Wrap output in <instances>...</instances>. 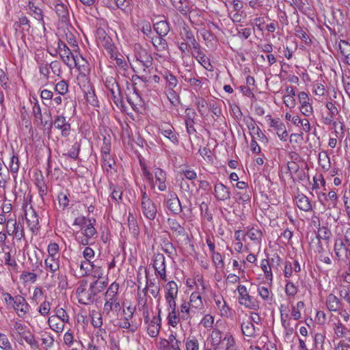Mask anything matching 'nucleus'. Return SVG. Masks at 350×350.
<instances>
[{
    "instance_id": "60",
    "label": "nucleus",
    "mask_w": 350,
    "mask_h": 350,
    "mask_svg": "<svg viewBox=\"0 0 350 350\" xmlns=\"http://www.w3.org/2000/svg\"><path fill=\"white\" fill-rule=\"evenodd\" d=\"M237 35L239 38L246 40L252 35V29L239 25L237 27Z\"/></svg>"
},
{
    "instance_id": "56",
    "label": "nucleus",
    "mask_w": 350,
    "mask_h": 350,
    "mask_svg": "<svg viewBox=\"0 0 350 350\" xmlns=\"http://www.w3.org/2000/svg\"><path fill=\"white\" fill-rule=\"evenodd\" d=\"M185 81L190 84V85L196 90L198 91L202 85V81L200 78L193 77L192 75L188 77L185 76Z\"/></svg>"
},
{
    "instance_id": "40",
    "label": "nucleus",
    "mask_w": 350,
    "mask_h": 350,
    "mask_svg": "<svg viewBox=\"0 0 350 350\" xmlns=\"http://www.w3.org/2000/svg\"><path fill=\"white\" fill-rule=\"evenodd\" d=\"M146 278V285L144 288H147V291L149 290L151 295L157 298L160 293V285L156 282L155 279L148 280V276Z\"/></svg>"
},
{
    "instance_id": "47",
    "label": "nucleus",
    "mask_w": 350,
    "mask_h": 350,
    "mask_svg": "<svg viewBox=\"0 0 350 350\" xmlns=\"http://www.w3.org/2000/svg\"><path fill=\"white\" fill-rule=\"evenodd\" d=\"M33 100H35V102L33 103V105L32 107V113L33 114V116L37 121H40L41 124L46 126L47 124V122H44L42 120L41 107L38 103V100L37 98H33Z\"/></svg>"
},
{
    "instance_id": "1",
    "label": "nucleus",
    "mask_w": 350,
    "mask_h": 350,
    "mask_svg": "<svg viewBox=\"0 0 350 350\" xmlns=\"http://www.w3.org/2000/svg\"><path fill=\"white\" fill-rule=\"evenodd\" d=\"M119 284L114 282L108 287L105 293L103 313L110 317L111 312L118 313L121 310L118 295Z\"/></svg>"
},
{
    "instance_id": "32",
    "label": "nucleus",
    "mask_w": 350,
    "mask_h": 350,
    "mask_svg": "<svg viewBox=\"0 0 350 350\" xmlns=\"http://www.w3.org/2000/svg\"><path fill=\"white\" fill-rule=\"evenodd\" d=\"M281 323L284 329V336L285 339H290L295 331L294 327L297 325L293 324L290 318L281 319Z\"/></svg>"
},
{
    "instance_id": "31",
    "label": "nucleus",
    "mask_w": 350,
    "mask_h": 350,
    "mask_svg": "<svg viewBox=\"0 0 350 350\" xmlns=\"http://www.w3.org/2000/svg\"><path fill=\"white\" fill-rule=\"evenodd\" d=\"M44 262L46 271L51 272L53 277L59 268V257H48Z\"/></svg>"
},
{
    "instance_id": "36",
    "label": "nucleus",
    "mask_w": 350,
    "mask_h": 350,
    "mask_svg": "<svg viewBox=\"0 0 350 350\" xmlns=\"http://www.w3.org/2000/svg\"><path fill=\"white\" fill-rule=\"evenodd\" d=\"M136 57L137 60L146 68H148L152 65V58L150 54L145 49L141 50L136 55Z\"/></svg>"
},
{
    "instance_id": "51",
    "label": "nucleus",
    "mask_w": 350,
    "mask_h": 350,
    "mask_svg": "<svg viewBox=\"0 0 350 350\" xmlns=\"http://www.w3.org/2000/svg\"><path fill=\"white\" fill-rule=\"evenodd\" d=\"M188 111H190V109L187 108L185 110V113H186L187 118V119L185 120V125H186V129H187V133L189 134H192L196 131L194 128V126H193V124H194L193 119L196 116V112L193 111L192 112L193 116H191V115H189V113L187 112Z\"/></svg>"
},
{
    "instance_id": "54",
    "label": "nucleus",
    "mask_w": 350,
    "mask_h": 350,
    "mask_svg": "<svg viewBox=\"0 0 350 350\" xmlns=\"http://www.w3.org/2000/svg\"><path fill=\"white\" fill-rule=\"evenodd\" d=\"M163 37L159 36L152 38V44L159 51L165 50L167 46V42Z\"/></svg>"
},
{
    "instance_id": "41",
    "label": "nucleus",
    "mask_w": 350,
    "mask_h": 350,
    "mask_svg": "<svg viewBox=\"0 0 350 350\" xmlns=\"http://www.w3.org/2000/svg\"><path fill=\"white\" fill-rule=\"evenodd\" d=\"M154 29L159 36H165L170 31V26L167 21H161L154 25Z\"/></svg>"
},
{
    "instance_id": "59",
    "label": "nucleus",
    "mask_w": 350,
    "mask_h": 350,
    "mask_svg": "<svg viewBox=\"0 0 350 350\" xmlns=\"http://www.w3.org/2000/svg\"><path fill=\"white\" fill-rule=\"evenodd\" d=\"M186 350H199L200 345L198 340L195 337H189L185 342Z\"/></svg>"
},
{
    "instance_id": "5",
    "label": "nucleus",
    "mask_w": 350,
    "mask_h": 350,
    "mask_svg": "<svg viewBox=\"0 0 350 350\" xmlns=\"http://www.w3.org/2000/svg\"><path fill=\"white\" fill-rule=\"evenodd\" d=\"M95 219H88V223L85 226L81 228L79 232L76 233V239L79 243L83 245L89 244L90 239H92L96 234V230L94 226Z\"/></svg>"
},
{
    "instance_id": "9",
    "label": "nucleus",
    "mask_w": 350,
    "mask_h": 350,
    "mask_svg": "<svg viewBox=\"0 0 350 350\" xmlns=\"http://www.w3.org/2000/svg\"><path fill=\"white\" fill-rule=\"evenodd\" d=\"M328 324L334 331L336 338H341L345 336L348 329L342 323L337 315L331 314L329 317Z\"/></svg>"
},
{
    "instance_id": "27",
    "label": "nucleus",
    "mask_w": 350,
    "mask_h": 350,
    "mask_svg": "<svg viewBox=\"0 0 350 350\" xmlns=\"http://www.w3.org/2000/svg\"><path fill=\"white\" fill-rule=\"evenodd\" d=\"M102 167L106 171L107 173L112 174L113 172L116 171V163L112 157V156L109 154L107 155L102 156Z\"/></svg>"
},
{
    "instance_id": "8",
    "label": "nucleus",
    "mask_w": 350,
    "mask_h": 350,
    "mask_svg": "<svg viewBox=\"0 0 350 350\" xmlns=\"http://www.w3.org/2000/svg\"><path fill=\"white\" fill-rule=\"evenodd\" d=\"M244 122L250 131V135L252 138L256 137L262 143H267L268 139L265 135L262 132L259 126L256 124L254 120L250 116L244 118Z\"/></svg>"
},
{
    "instance_id": "10",
    "label": "nucleus",
    "mask_w": 350,
    "mask_h": 350,
    "mask_svg": "<svg viewBox=\"0 0 350 350\" xmlns=\"http://www.w3.org/2000/svg\"><path fill=\"white\" fill-rule=\"evenodd\" d=\"M161 310H159L158 315L154 316L151 319L150 317L144 320V323L146 325L147 332L150 337H157L161 329V319L160 317Z\"/></svg>"
},
{
    "instance_id": "53",
    "label": "nucleus",
    "mask_w": 350,
    "mask_h": 350,
    "mask_svg": "<svg viewBox=\"0 0 350 350\" xmlns=\"http://www.w3.org/2000/svg\"><path fill=\"white\" fill-rule=\"evenodd\" d=\"M163 77L168 85L170 89H174L177 86L178 80L176 77L170 71L166 70L163 73Z\"/></svg>"
},
{
    "instance_id": "29",
    "label": "nucleus",
    "mask_w": 350,
    "mask_h": 350,
    "mask_svg": "<svg viewBox=\"0 0 350 350\" xmlns=\"http://www.w3.org/2000/svg\"><path fill=\"white\" fill-rule=\"evenodd\" d=\"M55 12L62 23H66L69 18V13L67 6L64 3H57L55 5Z\"/></svg>"
},
{
    "instance_id": "63",
    "label": "nucleus",
    "mask_w": 350,
    "mask_h": 350,
    "mask_svg": "<svg viewBox=\"0 0 350 350\" xmlns=\"http://www.w3.org/2000/svg\"><path fill=\"white\" fill-rule=\"evenodd\" d=\"M0 349L1 350H12V345L8 336L3 334H0Z\"/></svg>"
},
{
    "instance_id": "17",
    "label": "nucleus",
    "mask_w": 350,
    "mask_h": 350,
    "mask_svg": "<svg viewBox=\"0 0 350 350\" xmlns=\"http://www.w3.org/2000/svg\"><path fill=\"white\" fill-rule=\"evenodd\" d=\"M53 124L55 128L62 131V135L63 137H67L70 135V124L66 120V117L62 115L55 116L54 121L51 122V125Z\"/></svg>"
},
{
    "instance_id": "43",
    "label": "nucleus",
    "mask_w": 350,
    "mask_h": 350,
    "mask_svg": "<svg viewBox=\"0 0 350 350\" xmlns=\"http://www.w3.org/2000/svg\"><path fill=\"white\" fill-rule=\"evenodd\" d=\"M127 221L130 232L133 235V237H137L139 234V229L137 224V221L134 215L131 213H129Z\"/></svg>"
},
{
    "instance_id": "34",
    "label": "nucleus",
    "mask_w": 350,
    "mask_h": 350,
    "mask_svg": "<svg viewBox=\"0 0 350 350\" xmlns=\"http://www.w3.org/2000/svg\"><path fill=\"white\" fill-rule=\"evenodd\" d=\"M168 310L167 320L168 323L173 327H176L178 324L182 321L180 315L178 312V308L170 309Z\"/></svg>"
},
{
    "instance_id": "25",
    "label": "nucleus",
    "mask_w": 350,
    "mask_h": 350,
    "mask_svg": "<svg viewBox=\"0 0 350 350\" xmlns=\"http://www.w3.org/2000/svg\"><path fill=\"white\" fill-rule=\"evenodd\" d=\"M326 306L329 311L336 312L342 308V303L338 297L329 294L326 299Z\"/></svg>"
},
{
    "instance_id": "23",
    "label": "nucleus",
    "mask_w": 350,
    "mask_h": 350,
    "mask_svg": "<svg viewBox=\"0 0 350 350\" xmlns=\"http://www.w3.org/2000/svg\"><path fill=\"white\" fill-rule=\"evenodd\" d=\"M297 207L305 212L312 211V206L309 198L303 193H298L295 198Z\"/></svg>"
},
{
    "instance_id": "3",
    "label": "nucleus",
    "mask_w": 350,
    "mask_h": 350,
    "mask_svg": "<svg viewBox=\"0 0 350 350\" xmlns=\"http://www.w3.org/2000/svg\"><path fill=\"white\" fill-rule=\"evenodd\" d=\"M57 51L60 55L62 60L68 67L71 68L73 65L78 68L81 73L85 75V72L88 70L87 66L85 64L80 65V59L85 64L87 62L82 57H78L73 55L70 49L66 46V44L61 40H58L57 43Z\"/></svg>"
},
{
    "instance_id": "14",
    "label": "nucleus",
    "mask_w": 350,
    "mask_h": 350,
    "mask_svg": "<svg viewBox=\"0 0 350 350\" xmlns=\"http://www.w3.org/2000/svg\"><path fill=\"white\" fill-rule=\"evenodd\" d=\"M137 305L138 310L142 312V315L144 320L149 317V309L148 306V295L147 288H144L142 293H137Z\"/></svg>"
},
{
    "instance_id": "48",
    "label": "nucleus",
    "mask_w": 350,
    "mask_h": 350,
    "mask_svg": "<svg viewBox=\"0 0 350 350\" xmlns=\"http://www.w3.org/2000/svg\"><path fill=\"white\" fill-rule=\"evenodd\" d=\"M173 6L183 14L186 15L189 10L187 0H171Z\"/></svg>"
},
{
    "instance_id": "2",
    "label": "nucleus",
    "mask_w": 350,
    "mask_h": 350,
    "mask_svg": "<svg viewBox=\"0 0 350 350\" xmlns=\"http://www.w3.org/2000/svg\"><path fill=\"white\" fill-rule=\"evenodd\" d=\"M142 175L144 179L148 183L152 189L157 187L160 191L167 189V176L165 171L159 167H156L153 172H150L145 165L141 163Z\"/></svg>"
},
{
    "instance_id": "24",
    "label": "nucleus",
    "mask_w": 350,
    "mask_h": 350,
    "mask_svg": "<svg viewBox=\"0 0 350 350\" xmlns=\"http://www.w3.org/2000/svg\"><path fill=\"white\" fill-rule=\"evenodd\" d=\"M181 38L184 42L187 43V45H189L191 49L199 50V48L200 47V44L196 41L192 31L185 28L183 32L181 33Z\"/></svg>"
},
{
    "instance_id": "49",
    "label": "nucleus",
    "mask_w": 350,
    "mask_h": 350,
    "mask_svg": "<svg viewBox=\"0 0 350 350\" xmlns=\"http://www.w3.org/2000/svg\"><path fill=\"white\" fill-rule=\"evenodd\" d=\"M196 59L198 62L207 70H212V65L211 64L210 59L204 54L200 49L197 50Z\"/></svg>"
},
{
    "instance_id": "61",
    "label": "nucleus",
    "mask_w": 350,
    "mask_h": 350,
    "mask_svg": "<svg viewBox=\"0 0 350 350\" xmlns=\"http://www.w3.org/2000/svg\"><path fill=\"white\" fill-rule=\"evenodd\" d=\"M106 286L107 282L105 281H99L98 279L90 284V287L96 295L100 293Z\"/></svg>"
},
{
    "instance_id": "6",
    "label": "nucleus",
    "mask_w": 350,
    "mask_h": 350,
    "mask_svg": "<svg viewBox=\"0 0 350 350\" xmlns=\"http://www.w3.org/2000/svg\"><path fill=\"white\" fill-rule=\"evenodd\" d=\"M141 208L143 215L150 220L156 217L157 209L154 202L150 199L145 191H142Z\"/></svg>"
},
{
    "instance_id": "52",
    "label": "nucleus",
    "mask_w": 350,
    "mask_h": 350,
    "mask_svg": "<svg viewBox=\"0 0 350 350\" xmlns=\"http://www.w3.org/2000/svg\"><path fill=\"white\" fill-rule=\"evenodd\" d=\"M260 267L264 272L265 277L270 282H272L273 273L271 271V267L269 265V260L267 259H262L260 262Z\"/></svg>"
},
{
    "instance_id": "13",
    "label": "nucleus",
    "mask_w": 350,
    "mask_h": 350,
    "mask_svg": "<svg viewBox=\"0 0 350 350\" xmlns=\"http://www.w3.org/2000/svg\"><path fill=\"white\" fill-rule=\"evenodd\" d=\"M204 289L205 286L202 284L201 288H198V291L193 292L190 295L189 301L188 302L191 308L194 309L196 313L202 310L204 308L202 299V293L204 291Z\"/></svg>"
},
{
    "instance_id": "22",
    "label": "nucleus",
    "mask_w": 350,
    "mask_h": 350,
    "mask_svg": "<svg viewBox=\"0 0 350 350\" xmlns=\"http://www.w3.org/2000/svg\"><path fill=\"white\" fill-rule=\"evenodd\" d=\"M214 302L219 310L221 317H227L230 315V308L225 301L224 297L221 295H215L213 297Z\"/></svg>"
},
{
    "instance_id": "35",
    "label": "nucleus",
    "mask_w": 350,
    "mask_h": 350,
    "mask_svg": "<svg viewBox=\"0 0 350 350\" xmlns=\"http://www.w3.org/2000/svg\"><path fill=\"white\" fill-rule=\"evenodd\" d=\"M161 133L167 139H169L174 144H177L178 137L177 134L174 132V129L170 125H166L165 126H162L160 129Z\"/></svg>"
},
{
    "instance_id": "16",
    "label": "nucleus",
    "mask_w": 350,
    "mask_h": 350,
    "mask_svg": "<svg viewBox=\"0 0 350 350\" xmlns=\"http://www.w3.org/2000/svg\"><path fill=\"white\" fill-rule=\"evenodd\" d=\"M181 342L174 334H170L168 339H161L159 342L161 350H181Z\"/></svg>"
},
{
    "instance_id": "62",
    "label": "nucleus",
    "mask_w": 350,
    "mask_h": 350,
    "mask_svg": "<svg viewBox=\"0 0 350 350\" xmlns=\"http://www.w3.org/2000/svg\"><path fill=\"white\" fill-rule=\"evenodd\" d=\"M55 91L60 95H65L68 91V85L66 81L62 80L57 82L55 87Z\"/></svg>"
},
{
    "instance_id": "30",
    "label": "nucleus",
    "mask_w": 350,
    "mask_h": 350,
    "mask_svg": "<svg viewBox=\"0 0 350 350\" xmlns=\"http://www.w3.org/2000/svg\"><path fill=\"white\" fill-rule=\"evenodd\" d=\"M178 286L176 282L170 281L164 286V297H176Z\"/></svg>"
},
{
    "instance_id": "26",
    "label": "nucleus",
    "mask_w": 350,
    "mask_h": 350,
    "mask_svg": "<svg viewBox=\"0 0 350 350\" xmlns=\"http://www.w3.org/2000/svg\"><path fill=\"white\" fill-rule=\"evenodd\" d=\"M209 340L213 350H218L223 341L221 331L218 329H213L209 336Z\"/></svg>"
},
{
    "instance_id": "46",
    "label": "nucleus",
    "mask_w": 350,
    "mask_h": 350,
    "mask_svg": "<svg viewBox=\"0 0 350 350\" xmlns=\"http://www.w3.org/2000/svg\"><path fill=\"white\" fill-rule=\"evenodd\" d=\"M239 304L250 310H258L260 308L259 302L253 297L248 296L245 299L240 301Z\"/></svg>"
},
{
    "instance_id": "38",
    "label": "nucleus",
    "mask_w": 350,
    "mask_h": 350,
    "mask_svg": "<svg viewBox=\"0 0 350 350\" xmlns=\"http://www.w3.org/2000/svg\"><path fill=\"white\" fill-rule=\"evenodd\" d=\"M29 12L30 14L33 16L35 19L38 21L42 26L43 27V29H45V23L44 21V15L42 10L33 4H29Z\"/></svg>"
},
{
    "instance_id": "18",
    "label": "nucleus",
    "mask_w": 350,
    "mask_h": 350,
    "mask_svg": "<svg viewBox=\"0 0 350 350\" xmlns=\"http://www.w3.org/2000/svg\"><path fill=\"white\" fill-rule=\"evenodd\" d=\"M167 207L174 214H178L182 211V206L177 195L174 191H170L166 200Z\"/></svg>"
},
{
    "instance_id": "4",
    "label": "nucleus",
    "mask_w": 350,
    "mask_h": 350,
    "mask_svg": "<svg viewBox=\"0 0 350 350\" xmlns=\"http://www.w3.org/2000/svg\"><path fill=\"white\" fill-rule=\"evenodd\" d=\"M78 301L84 305L92 304L96 296L90 286L88 287L86 281H81L76 289Z\"/></svg>"
},
{
    "instance_id": "19",
    "label": "nucleus",
    "mask_w": 350,
    "mask_h": 350,
    "mask_svg": "<svg viewBox=\"0 0 350 350\" xmlns=\"http://www.w3.org/2000/svg\"><path fill=\"white\" fill-rule=\"evenodd\" d=\"M25 218L30 230L33 232L37 231L39 228V221L38 217L35 210L31 207H30L28 210H26Z\"/></svg>"
},
{
    "instance_id": "42",
    "label": "nucleus",
    "mask_w": 350,
    "mask_h": 350,
    "mask_svg": "<svg viewBox=\"0 0 350 350\" xmlns=\"http://www.w3.org/2000/svg\"><path fill=\"white\" fill-rule=\"evenodd\" d=\"M223 344L225 350H237V347L234 338L230 332H226L223 338Z\"/></svg>"
},
{
    "instance_id": "20",
    "label": "nucleus",
    "mask_w": 350,
    "mask_h": 350,
    "mask_svg": "<svg viewBox=\"0 0 350 350\" xmlns=\"http://www.w3.org/2000/svg\"><path fill=\"white\" fill-rule=\"evenodd\" d=\"M214 193L216 199L219 201L229 200L231 195L229 188L221 183H217L215 185Z\"/></svg>"
},
{
    "instance_id": "64",
    "label": "nucleus",
    "mask_w": 350,
    "mask_h": 350,
    "mask_svg": "<svg viewBox=\"0 0 350 350\" xmlns=\"http://www.w3.org/2000/svg\"><path fill=\"white\" fill-rule=\"evenodd\" d=\"M339 49L345 58H350V44L347 42L341 40L339 43Z\"/></svg>"
},
{
    "instance_id": "58",
    "label": "nucleus",
    "mask_w": 350,
    "mask_h": 350,
    "mask_svg": "<svg viewBox=\"0 0 350 350\" xmlns=\"http://www.w3.org/2000/svg\"><path fill=\"white\" fill-rule=\"evenodd\" d=\"M266 118L268 119L269 126L273 128L277 133L280 132L285 126L284 124L278 118L273 119L271 116H267Z\"/></svg>"
},
{
    "instance_id": "33",
    "label": "nucleus",
    "mask_w": 350,
    "mask_h": 350,
    "mask_svg": "<svg viewBox=\"0 0 350 350\" xmlns=\"http://www.w3.org/2000/svg\"><path fill=\"white\" fill-rule=\"evenodd\" d=\"M49 327L56 333H62L64 329L65 322L58 320L56 317H50L48 319Z\"/></svg>"
},
{
    "instance_id": "11",
    "label": "nucleus",
    "mask_w": 350,
    "mask_h": 350,
    "mask_svg": "<svg viewBox=\"0 0 350 350\" xmlns=\"http://www.w3.org/2000/svg\"><path fill=\"white\" fill-rule=\"evenodd\" d=\"M153 267L155 274L162 280H167L165 258L163 254L158 253L154 255Z\"/></svg>"
},
{
    "instance_id": "28",
    "label": "nucleus",
    "mask_w": 350,
    "mask_h": 350,
    "mask_svg": "<svg viewBox=\"0 0 350 350\" xmlns=\"http://www.w3.org/2000/svg\"><path fill=\"white\" fill-rule=\"evenodd\" d=\"M242 334L248 338H254L256 336V330L254 324L250 321H245L241 325Z\"/></svg>"
},
{
    "instance_id": "44",
    "label": "nucleus",
    "mask_w": 350,
    "mask_h": 350,
    "mask_svg": "<svg viewBox=\"0 0 350 350\" xmlns=\"http://www.w3.org/2000/svg\"><path fill=\"white\" fill-rule=\"evenodd\" d=\"M63 342L64 344L68 347H70L74 344L75 342H77L81 346L82 348H85L84 344L81 340H75L73 332L70 329H68L64 334Z\"/></svg>"
},
{
    "instance_id": "57",
    "label": "nucleus",
    "mask_w": 350,
    "mask_h": 350,
    "mask_svg": "<svg viewBox=\"0 0 350 350\" xmlns=\"http://www.w3.org/2000/svg\"><path fill=\"white\" fill-rule=\"evenodd\" d=\"M298 292L297 287L291 280L286 281L285 293L288 297H294Z\"/></svg>"
},
{
    "instance_id": "50",
    "label": "nucleus",
    "mask_w": 350,
    "mask_h": 350,
    "mask_svg": "<svg viewBox=\"0 0 350 350\" xmlns=\"http://www.w3.org/2000/svg\"><path fill=\"white\" fill-rule=\"evenodd\" d=\"M109 189L111 191L110 198L116 202H120L122 200V191L120 187L110 183Z\"/></svg>"
},
{
    "instance_id": "45",
    "label": "nucleus",
    "mask_w": 350,
    "mask_h": 350,
    "mask_svg": "<svg viewBox=\"0 0 350 350\" xmlns=\"http://www.w3.org/2000/svg\"><path fill=\"white\" fill-rule=\"evenodd\" d=\"M257 292L258 295L267 302H271L273 300V293L272 291L264 286H258L257 288Z\"/></svg>"
},
{
    "instance_id": "39",
    "label": "nucleus",
    "mask_w": 350,
    "mask_h": 350,
    "mask_svg": "<svg viewBox=\"0 0 350 350\" xmlns=\"http://www.w3.org/2000/svg\"><path fill=\"white\" fill-rule=\"evenodd\" d=\"M167 223L171 230L176 236H183L185 234V230L184 227L182 226L176 219L169 218Z\"/></svg>"
},
{
    "instance_id": "12",
    "label": "nucleus",
    "mask_w": 350,
    "mask_h": 350,
    "mask_svg": "<svg viewBox=\"0 0 350 350\" xmlns=\"http://www.w3.org/2000/svg\"><path fill=\"white\" fill-rule=\"evenodd\" d=\"M6 230L9 235L14 236L17 240H21L25 237L24 228L23 225L17 222L16 219H8Z\"/></svg>"
},
{
    "instance_id": "37",
    "label": "nucleus",
    "mask_w": 350,
    "mask_h": 350,
    "mask_svg": "<svg viewBox=\"0 0 350 350\" xmlns=\"http://www.w3.org/2000/svg\"><path fill=\"white\" fill-rule=\"evenodd\" d=\"M141 323V320H139V322L135 321L129 322L122 319L120 320L118 325L120 328L128 329L131 332H135L137 330Z\"/></svg>"
},
{
    "instance_id": "55",
    "label": "nucleus",
    "mask_w": 350,
    "mask_h": 350,
    "mask_svg": "<svg viewBox=\"0 0 350 350\" xmlns=\"http://www.w3.org/2000/svg\"><path fill=\"white\" fill-rule=\"evenodd\" d=\"M245 235L247 236L251 241H256L257 243H260L262 237V232L256 228L249 230Z\"/></svg>"
},
{
    "instance_id": "7",
    "label": "nucleus",
    "mask_w": 350,
    "mask_h": 350,
    "mask_svg": "<svg viewBox=\"0 0 350 350\" xmlns=\"http://www.w3.org/2000/svg\"><path fill=\"white\" fill-rule=\"evenodd\" d=\"M12 308L17 316L21 319H25L29 314L31 306L27 303L25 298L21 295H16L15 301L10 307Z\"/></svg>"
},
{
    "instance_id": "21",
    "label": "nucleus",
    "mask_w": 350,
    "mask_h": 350,
    "mask_svg": "<svg viewBox=\"0 0 350 350\" xmlns=\"http://www.w3.org/2000/svg\"><path fill=\"white\" fill-rule=\"evenodd\" d=\"M178 310L182 321H188L196 314L194 309L191 308L189 302L187 301H183L180 306L178 308Z\"/></svg>"
},
{
    "instance_id": "15",
    "label": "nucleus",
    "mask_w": 350,
    "mask_h": 350,
    "mask_svg": "<svg viewBox=\"0 0 350 350\" xmlns=\"http://www.w3.org/2000/svg\"><path fill=\"white\" fill-rule=\"evenodd\" d=\"M298 99L300 103L299 110L301 113L307 117L313 114V107L309 103L308 95L305 92H301L298 94Z\"/></svg>"
}]
</instances>
